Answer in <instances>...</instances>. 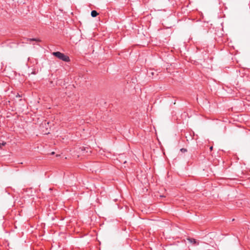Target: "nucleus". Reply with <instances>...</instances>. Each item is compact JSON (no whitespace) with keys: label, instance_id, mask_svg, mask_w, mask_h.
Instances as JSON below:
<instances>
[{"label":"nucleus","instance_id":"1","mask_svg":"<svg viewBox=\"0 0 250 250\" xmlns=\"http://www.w3.org/2000/svg\"><path fill=\"white\" fill-rule=\"evenodd\" d=\"M52 55L60 60H61L65 62H68L70 61L69 57L68 56L65 55L63 53L60 52H55L52 53Z\"/></svg>","mask_w":250,"mask_h":250},{"label":"nucleus","instance_id":"2","mask_svg":"<svg viewBox=\"0 0 250 250\" xmlns=\"http://www.w3.org/2000/svg\"><path fill=\"white\" fill-rule=\"evenodd\" d=\"M187 240L193 245H197L199 244V243L196 241V240L194 238H188Z\"/></svg>","mask_w":250,"mask_h":250},{"label":"nucleus","instance_id":"3","mask_svg":"<svg viewBox=\"0 0 250 250\" xmlns=\"http://www.w3.org/2000/svg\"><path fill=\"white\" fill-rule=\"evenodd\" d=\"M98 15L97 12L95 10H93L91 11V15L92 17H96Z\"/></svg>","mask_w":250,"mask_h":250},{"label":"nucleus","instance_id":"4","mask_svg":"<svg viewBox=\"0 0 250 250\" xmlns=\"http://www.w3.org/2000/svg\"><path fill=\"white\" fill-rule=\"evenodd\" d=\"M147 75L150 77L151 76H153L154 75V72L152 71H150L147 72Z\"/></svg>","mask_w":250,"mask_h":250},{"label":"nucleus","instance_id":"5","mask_svg":"<svg viewBox=\"0 0 250 250\" xmlns=\"http://www.w3.org/2000/svg\"><path fill=\"white\" fill-rule=\"evenodd\" d=\"M29 41H36V42H40V40L38 39H35V38H33V39H28Z\"/></svg>","mask_w":250,"mask_h":250},{"label":"nucleus","instance_id":"6","mask_svg":"<svg viewBox=\"0 0 250 250\" xmlns=\"http://www.w3.org/2000/svg\"><path fill=\"white\" fill-rule=\"evenodd\" d=\"M180 151H181L182 152L184 153V152H187V149H186V148H181V149H180Z\"/></svg>","mask_w":250,"mask_h":250},{"label":"nucleus","instance_id":"7","mask_svg":"<svg viewBox=\"0 0 250 250\" xmlns=\"http://www.w3.org/2000/svg\"><path fill=\"white\" fill-rule=\"evenodd\" d=\"M16 97H21V96L19 94H17Z\"/></svg>","mask_w":250,"mask_h":250},{"label":"nucleus","instance_id":"8","mask_svg":"<svg viewBox=\"0 0 250 250\" xmlns=\"http://www.w3.org/2000/svg\"><path fill=\"white\" fill-rule=\"evenodd\" d=\"M212 148H213V147H212V146L210 147V150H212Z\"/></svg>","mask_w":250,"mask_h":250},{"label":"nucleus","instance_id":"9","mask_svg":"<svg viewBox=\"0 0 250 250\" xmlns=\"http://www.w3.org/2000/svg\"><path fill=\"white\" fill-rule=\"evenodd\" d=\"M5 143H2V145L3 146H4V145H5Z\"/></svg>","mask_w":250,"mask_h":250},{"label":"nucleus","instance_id":"10","mask_svg":"<svg viewBox=\"0 0 250 250\" xmlns=\"http://www.w3.org/2000/svg\"><path fill=\"white\" fill-rule=\"evenodd\" d=\"M51 154H54V152H52V153H51Z\"/></svg>","mask_w":250,"mask_h":250}]
</instances>
